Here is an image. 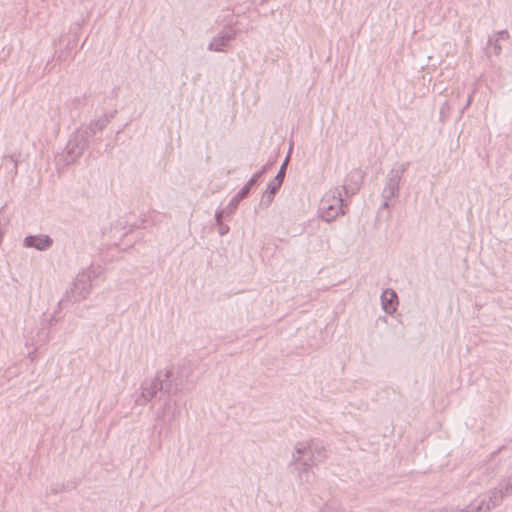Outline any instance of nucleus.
I'll use <instances>...</instances> for the list:
<instances>
[{
    "label": "nucleus",
    "mask_w": 512,
    "mask_h": 512,
    "mask_svg": "<svg viewBox=\"0 0 512 512\" xmlns=\"http://www.w3.org/2000/svg\"><path fill=\"white\" fill-rule=\"evenodd\" d=\"M487 46H492V53L495 56H499L502 52V46L500 44V41L494 39V37H489Z\"/></svg>",
    "instance_id": "nucleus-18"
},
{
    "label": "nucleus",
    "mask_w": 512,
    "mask_h": 512,
    "mask_svg": "<svg viewBox=\"0 0 512 512\" xmlns=\"http://www.w3.org/2000/svg\"><path fill=\"white\" fill-rule=\"evenodd\" d=\"M229 232V226L223 224V223H220L218 224V233L223 236L225 234H227Z\"/></svg>",
    "instance_id": "nucleus-22"
},
{
    "label": "nucleus",
    "mask_w": 512,
    "mask_h": 512,
    "mask_svg": "<svg viewBox=\"0 0 512 512\" xmlns=\"http://www.w3.org/2000/svg\"><path fill=\"white\" fill-rule=\"evenodd\" d=\"M53 245V239L44 234L30 235L24 238V246L35 248L39 251H46Z\"/></svg>",
    "instance_id": "nucleus-11"
},
{
    "label": "nucleus",
    "mask_w": 512,
    "mask_h": 512,
    "mask_svg": "<svg viewBox=\"0 0 512 512\" xmlns=\"http://www.w3.org/2000/svg\"><path fill=\"white\" fill-rule=\"evenodd\" d=\"M381 305L387 314H393L398 306V296L393 289H385L381 295Z\"/></svg>",
    "instance_id": "nucleus-14"
},
{
    "label": "nucleus",
    "mask_w": 512,
    "mask_h": 512,
    "mask_svg": "<svg viewBox=\"0 0 512 512\" xmlns=\"http://www.w3.org/2000/svg\"><path fill=\"white\" fill-rule=\"evenodd\" d=\"M409 165V162L394 164L386 176L385 186L381 194L383 199H392L398 196L400 181Z\"/></svg>",
    "instance_id": "nucleus-6"
},
{
    "label": "nucleus",
    "mask_w": 512,
    "mask_h": 512,
    "mask_svg": "<svg viewBox=\"0 0 512 512\" xmlns=\"http://www.w3.org/2000/svg\"><path fill=\"white\" fill-rule=\"evenodd\" d=\"M320 512H343L342 510L336 508V507H333V506H329V505H325L321 510Z\"/></svg>",
    "instance_id": "nucleus-23"
},
{
    "label": "nucleus",
    "mask_w": 512,
    "mask_h": 512,
    "mask_svg": "<svg viewBox=\"0 0 512 512\" xmlns=\"http://www.w3.org/2000/svg\"><path fill=\"white\" fill-rule=\"evenodd\" d=\"M319 211L321 218L326 222H331L339 215L345 214L344 201L338 188L325 193L320 201Z\"/></svg>",
    "instance_id": "nucleus-2"
},
{
    "label": "nucleus",
    "mask_w": 512,
    "mask_h": 512,
    "mask_svg": "<svg viewBox=\"0 0 512 512\" xmlns=\"http://www.w3.org/2000/svg\"><path fill=\"white\" fill-rule=\"evenodd\" d=\"M266 166H263L262 169L258 172H256L251 179L244 185V187H248V190L250 191L252 186L256 184L258 179L262 176V174L265 172Z\"/></svg>",
    "instance_id": "nucleus-19"
},
{
    "label": "nucleus",
    "mask_w": 512,
    "mask_h": 512,
    "mask_svg": "<svg viewBox=\"0 0 512 512\" xmlns=\"http://www.w3.org/2000/svg\"><path fill=\"white\" fill-rule=\"evenodd\" d=\"M90 141L87 132H82L79 129L73 133L65 147L67 163H72L79 158L88 147Z\"/></svg>",
    "instance_id": "nucleus-7"
},
{
    "label": "nucleus",
    "mask_w": 512,
    "mask_h": 512,
    "mask_svg": "<svg viewBox=\"0 0 512 512\" xmlns=\"http://www.w3.org/2000/svg\"><path fill=\"white\" fill-rule=\"evenodd\" d=\"M92 275H94V271L91 268L79 273L70 290L66 291V299L73 302H80L86 299L91 291Z\"/></svg>",
    "instance_id": "nucleus-5"
},
{
    "label": "nucleus",
    "mask_w": 512,
    "mask_h": 512,
    "mask_svg": "<svg viewBox=\"0 0 512 512\" xmlns=\"http://www.w3.org/2000/svg\"><path fill=\"white\" fill-rule=\"evenodd\" d=\"M391 199H384L383 203L381 204V208L387 209L389 208V201Z\"/></svg>",
    "instance_id": "nucleus-25"
},
{
    "label": "nucleus",
    "mask_w": 512,
    "mask_h": 512,
    "mask_svg": "<svg viewBox=\"0 0 512 512\" xmlns=\"http://www.w3.org/2000/svg\"><path fill=\"white\" fill-rule=\"evenodd\" d=\"M267 1H268V0H261V2H260V3H261V4H263V3L267 2Z\"/></svg>",
    "instance_id": "nucleus-26"
},
{
    "label": "nucleus",
    "mask_w": 512,
    "mask_h": 512,
    "mask_svg": "<svg viewBox=\"0 0 512 512\" xmlns=\"http://www.w3.org/2000/svg\"><path fill=\"white\" fill-rule=\"evenodd\" d=\"M249 192L250 191L248 190V187L243 186L240 189V191L231 199V201L229 202V204L226 207V210L228 211L229 214H231L235 211L239 202L241 200H243L244 198H246L247 195L249 194Z\"/></svg>",
    "instance_id": "nucleus-17"
},
{
    "label": "nucleus",
    "mask_w": 512,
    "mask_h": 512,
    "mask_svg": "<svg viewBox=\"0 0 512 512\" xmlns=\"http://www.w3.org/2000/svg\"><path fill=\"white\" fill-rule=\"evenodd\" d=\"M512 495V473L502 478L498 485L489 491L488 500L482 499L477 500L478 505L484 508L485 512H489L492 509L502 504L503 500Z\"/></svg>",
    "instance_id": "nucleus-4"
},
{
    "label": "nucleus",
    "mask_w": 512,
    "mask_h": 512,
    "mask_svg": "<svg viewBox=\"0 0 512 512\" xmlns=\"http://www.w3.org/2000/svg\"><path fill=\"white\" fill-rule=\"evenodd\" d=\"M362 180H363V175H362L361 170L355 169V170L351 171L347 175V177L343 183V186H342V188L345 192V195L346 196L354 195L360 189Z\"/></svg>",
    "instance_id": "nucleus-10"
},
{
    "label": "nucleus",
    "mask_w": 512,
    "mask_h": 512,
    "mask_svg": "<svg viewBox=\"0 0 512 512\" xmlns=\"http://www.w3.org/2000/svg\"><path fill=\"white\" fill-rule=\"evenodd\" d=\"M158 374H162V394L160 396H162V398H171V395L177 394V392L179 391V385L178 383H174L173 380H171V372L169 370L158 371Z\"/></svg>",
    "instance_id": "nucleus-13"
},
{
    "label": "nucleus",
    "mask_w": 512,
    "mask_h": 512,
    "mask_svg": "<svg viewBox=\"0 0 512 512\" xmlns=\"http://www.w3.org/2000/svg\"><path fill=\"white\" fill-rule=\"evenodd\" d=\"M430 512H485L481 505H478L477 500H474L464 508L459 507H442L430 510Z\"/></svg>",
    "instance_id": "nucleus-16"
},
{
    "label": "nucleus",
    "mask_w": 512,
    "mask_h": 512,
    "mask_svg": "<svg viewBox=\"0 0 512 512\" xmlns=\"http://www.w3.org/2000/svg\"><path fill=\"white\" fill-rule=\"evenodd\" d=\"M111 116L104 114L100 116L97 120L91 121L90 124L80 129L82 132H87V136L90 140L96 135L98 131H102L110 122Z\"/></svg>",
    "instance_id": "nucleus-15"
},
{
    "label": "nucleus",
    "mask_w": 512,
    "mask_h": 512,
    "mask_svg": "<svg viewBox=\"0 0 512 512\" xmlns=\"http://www.w3.org/2000/svg\"><path fill=\"white\" fill-rule=\"evenodd\" d=\"M472 100H473V95H472V94H470V95L468 96V98H467V101H466L465 106H464V107H463V109L461 110V112H462V113L464 112V110H465V109H467V108L470 106V104L472 103Z\"/></svg>",
    "instance_id": "nucleus-24"
},
{
    "label": "nucleus",
    "mask_w": 512,
    "mask_h": 512,
    "mask_svg": "<svg viewBox=\"0 0 512 512\" xmlns=\"http://www.w3.org/2000/svg\"><path fill=\"white\" fill-rule=\"evenodd\" d=\"M159 401L161 404L155 412V417L161 426L160 433L162 431L169 433L179 418L180 410L176 402L172 403L169 397L159 396Z\"/></svg>",
    "instance_id": "nucleus-3"
},
{
    "label": "nucleus",
    "mask_w": 512,
    "mask_h": 512,
    "mask_svg": "<svg viewBox=\"0 0 512 512\" xmlns=\"http://www.w3.org/2000/svg\"><path fill=\"white\" fill-rule=\"evenodd\" d=\"M289 160V156L286 157L285 161L282 163L277 175L274 177V179L268 184V187L266 191L262 195V199L260 201V206H264L267 208L273 201L274 196L276 192L280 189L285 174H286V167Z\"/></svg>",
    "instance_id": "nucleus-9"
},
{
    "label": "nucleus",
    "mask_w": 512,
    "mask_h": 512,
    "mask_svg": "<svg viewBox=\"0 0 512 512\" xmlns=\"http://www.w3.org/2000/svg\"><path fill=\"white\" fill-rule=\"evenodd\" d=\"M161 377L162 374H158L157 372L154 377L146 378L141 383V394L136 398V404L144 406L155 398L159 392L160 395L162 394Z\"/></svg>",
    "instance_id": "nucleus-8"
},
{
    "label": "nucleus",
    "mask_w": 512,
    "mask_h": 512,
    "mask_svg": "<svg viewBox=\"0 0 512 512\" xmlns=\"http://www.w3.org/2000/svg\"><path fill=\"white\" fill-rule=\"evenodd\" d=\"M492 37L498 41H507L510 39V34L507 30H501L496 32Z\"/></svg>",
    "instance_id": "nucleus-20"
},
{
    "label": "nucleus",
    "mask_w": 512,
    "mask_h": 512,
    "mask_svg": "<svg viewBox=\"0 0 512 512\" xmlns=\"http://www.w3.org/2000/svg\"><path fill=\"white\" fill-rule=\"evenodd\" d=\"M237 35L236 30L229 32H220L217 36L213 37L208 45L209 51L222 52L224 47L228 46L229 42L232 41Z\"/></svg>",
    "instance_id": "nucleus-12"
},
{
    "label": "nucleus",
    "mask_w": 512,
    "mask_h": 512,
    "mask_svg": "<svg viewBox=\"0 0 512 512\" xmlns=\"http://www.w3.org/2000/svg\"><path fill=\"white\" fill-rule=\"evenodd\" d=\"M325 446L314 440L299 441L294 446L290 466H294L300 481L312 483L315 475L312 468L326 460Z\"/></svg>",
    "instance_id": "nucleus-1"
},
{
    "label": "nucleus",
    "mask_w": 512,
    "mask_h": 512,
    "mask_svg": "<svg viewBox=\"0 0 512 512\" xmlns=\"http://www.w3.org/2000/svg\"><path fill=\"white\" fill-rule=\"evenodd\" d=\"M226 212L228 213V211L225 208V209L217 211L215 213V220H216L217 225L220 224V223H223L222 222L223 214L226 213Z\"/></svg>",
    "instance_id": "nucleus-21"
}]
</instances>
